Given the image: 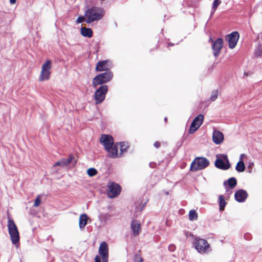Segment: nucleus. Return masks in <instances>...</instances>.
I'll list each match as a JSON object with an SVG mask.
<instances>
[{
  "label": "nucleus",
  "instance_id": "a211bd4d",
  "mask_svg": "<svg viewBox=\"0 0 262 262\" xmlns=\"http://www.w3.org/2000/svg\"><path fill=\"white\" fill-rule=\"evenodd\" d=\"M108 62V60H104L97 62L95 68L96 71L99 72L104 71H106V72L109 71V67H108L107 65Z\"/></svg>",
  "mask_w": 262,
  "mask_h": 262
},
{
  "label": "nucleus",
  "instance_id": "0eeeda50",
  "mask_svg": "<svg viewBox=\"0 0 262 262\" xmlns=\"http://www.w3.org/2000/svg\"><path fill=\"white\" fill-rule=\"evenodd\" d=\"M51 64V60H47L42 64L41 71L39 77V80L40 81L48 80L50 78Z\"/></svg>",
  "mask_w": 262,
  "mask_h": 262
},
{
  "label": "nucleus",
  "instance_id": "dca6fc26",
  "mask_svg": "<svg viewBox=\"0 0 262 262\" xmlns=\"http://www.w3.org/2000/svg\"><path fill=\"white\" fill-rule=\"evenodd\" d=\"M74 157L71 155L69 156L68 158H62L60 161L56 162L54 165L53 167L56 166L64 167L68 165L73 160Z\"/></svg>",
  "mask_w": 262,
  "mask_h": 262
},
{
  "label": "nucleus",
  "instance_id": "412c9836",
  "mask_svg": "<svg viewBox=\"0 0 262 262\" xmlns=\"http://www.w3.org/2000/svg\"><path fill=\"white\" fill-rule=\"evenodd\" d=\"M80 33L83 36L89 38L92 37L93 35L92 30L91 28L85 27H82L81 28Z\"/></svg>",
  "mask_w": 262,
  "mask_h": 262
},
{
  "label": "nucleus",
  "instance_id": "39448f33",
  "mask_svg": "<svg viewBox=\"0 0 262 262\" xmlns=\"http://www.w3.org/2000/svg\"><path fill=\"white\" fill-rule=\"evenodd\" d=\"M195 248L201 254L207 253L211 251V248L207 241L203 238H195Z\"/></svg>",
  "mask_w": 262,
  "mask_h": 262
},
{
  "label": "nucleus",
  "instance_id": "e433bc0d",
  "mask_svg": "<svg viewBox=\"0 0 262 262\" xmlns=\"http://www.w3.org/2000/svg\"><path fill=\"white\" fill-rule=\"evenodd\" d=\"M154 146L157 148H158L160 147L161 146V143L159 141H156L155 143H154Z\"/></svg>",
  "mask_w": 262,
  "mask_h": 262
},
{
  "label": "nucleus",
  "instance_id": "4be33fe9",
  "mask_svg": "<svg viewBox=\"0 0 262 262\" xmlns=\"http://www.w3.org/2000/svg\"><path fill=\"white\" fill-rule=\"evenodd\" d=\"M88 220V217L86 214H83L81 215L79 217V228L81 229H84V227L87 224Z\"/></svg>",
  "mask_w": 262,
  "mask_h": 262
},
{
  "label": "nucleus",
  "instance_id": "b1692460",
  "mask_svg": "<svg viewBox=\"0 0 262 262\" xmlns=\"http://www.w3.org/2000/svg\"><path fill=\"white\" fill-rule=\"evenodd\" d=\"M189 220L190 221L196 220L198 218V215L195 210H191L189 212L188 214Z\"/></svg>",
  "mask_w": 262,
  "mask_h": 262
},
{
  "label": "nucleus",
  "instance_id": "6e6552de",
  "mask_svg": "<svg viewBox=\"0 0 262 262\" xmlns=\"http://www.w3.org/2000/svg\"><path fill=\"white\" fill-rule=\"evenodd\" d=\"M107 195L110 198H114L119 195L121 191V187L118 184L110 182L107 184Z\"/></svg>",
  "mask_w": 262,
  "mask_h": 262
},
{
  "label": "nucleus",
  "instance_id": "5701e85b",
  "mask_svg": "<svg viewBox=\"0 0 262 262\" xmlns=\"http://www.w3.org/2000/svg\"><path fill=\"white\" fill-rule=\"evenodd\" d=\"M118 145L120 146V156L122 157L124 153L126 151L129 146L127 142H120L118 143Z\"/></svg>",
  "mask_w": 262,
  "mask_h": 262
},
{
  "label": "nucleus",
  "instance_id": "423d86ee",
  "mask_svg": "<svg viewBox=\"0 0 262 262\" xmlns=\"http://www.w3.org/2000/svg\"><path fill=\"white\" fill-rule=\"evenodd\" d=\"M107 92L108 86L107 85H102L96 90L94 95V98L96 104H100L104 101Z\"/></svg>",
  "mask_w": 262,
  "mask_h": 262
},
{
  "label": "nucleus",
  "instance_id": "1a4fd4ad",
  "mask_svg": "<svg viewBox=\"0 0 262 262\" xmlns=\"http://www.w3.org/2000/svg\"><path fill=\"white\" fill-rule=\"evenodd\" d=\"M214 164L215 167L223 170H227L230 167L227 156L225 155H222V159L217 158Z\"/></svg>",
  "mask_w": 262,
  "mask_h": 262
},
{
  "label": "nucleus",
  "instance_id": "f8f14e48",
  "mask_svg": "<svg viewBox=\"0 0 262 262\" xmlns=\"http://www.w3.org/2000/svg\"><path fill=\"white\" fill-rule=\"evenodd\" d=\"M98 252L102 257V262H108V246L105 242H103L100 244Z\"/></svg>",
  "mask_w": 262,
  "mask_h": 262
},
{
  "label": "nucleus",
  "instance_id": "2f4dec72",
  "mask_svg": "<svg viewBox=\"0 0 262 262\" xmlns=\"http://www.w3.org/2000/svg\"><path fill=\"white\" fill-rule=\"evenodd\" d=\"M221 3L220 0H214L213 3V5L212 9L213 10L214 12L216 10L219 5Z\"/></svg>",
  "mask_w": 262,
  "mask_h": 262
},
{
  "label": "nucleus",
  "instance_id": "72a5a7b5",
  "mask_svg": "<svg viewBox=\"0 0 262 262\" xmlns=\"http://www.w3.org/2000/svg\"><path fill=\"white\" fill-rule=\"evenodd\" d=\"M85 20V18L83 16H79L77 19V23H81Z\"/></svg>",
  "mask_w": 262,
  "mask_h": 262
},
{
  "label": "nucleus",
  "instance_id": "473e14b6",
  "mask_svg": "<svg viewBox=\"0 0 262 262\" xmlns=\"http://www.w3.org/2000/svg\"><path fill=\"white\" fill-rule=\"evenodd\" d=\"M40 203L41 200L40 196L38 195L34 201V206L36 207H38L40 205Z\"/></svg>",
  "mask_w": 262,
  "mask_h": 262
},
{
  "label": "nucleus",
  "instance_id": "c9c22d12",
  "mask_svg": "<svg viewBox=\"0 0 262 262\" xmlns=\"http://www.w3.org/2000/svg\"><path fill=\"white\" fill-rule=\"evenodd\" d=\"M244 238L247 240H250L251 239V235L249 233H246L244 234Z\"/></svg>",
  "mask_w": 262,
  "mask_h": 262
},
{
  "label": "nucleus",
  "instance_id": "7ed1b4c3",
  "mask_svg": "<svg viewBox=\"0 0 262 262\" xmlns=\"http://www.w3.org/2000/svg\"><path fill=\"white\" fill-rule=\"evenodd\" d=\"M209 163V161L206 158L197 157L192 162L190 170L196 171L203 169L208 167Z\"/></svg>",
  "mask_w": 262,
  "mask_h": 262
},
{
  "label": "nucleus",
  "instance_id": "a878e982",
  "mask_svg": "<svg viewBox=\"0 0 262 262\" xmlns=\"http://www.w3.org/2000/svg\"><path fill=\"white\" fill-rule=\"evenodd\" d=\"M254 56L255 58L260 57L262 55V47L260 45H259L255 50L253 53Z\"/></svg>",
  "mask_w": 262,
  "mask_h": 262
},
{
  "label": "nucleus",
  "instance_id": "f3484780",
  "mask_svg": "<svg viewBox=\"0 0 262 262\" xmlns=\"http://www.w3.org/2000/svg\"><path fill=\"white\" fill-rule=\"evenodd\" d=\"M248 196V194L245 190L240 189L237 191L234 194L235 200L238 202L245 201Z\"/></svg>",
  "mask_w": 262,
  "mask_h": 262
},
{
  "label": "nucleus",
  "instance_id": "c85d7f7f",
  "mask_svg": "<svg viewBox=\"0 0 262 262\" xmlns=\"http://www.w3.org/2000/svg\"><path fill=\"white\" fill-rule=\"evenodd\" d=\"M219 95V91L217 90H213L210 98V100L211 101H214L217 98Z\"/></svg>",
  "mask_w": 262,
  "mask_h": 262
},
{
  "label": "nucleus",
  "instance_id": "f03ea898",
  "mask_svg": "<svg viewBox=\"0 0 262 262\" xmlns=\"http://www.w3.org/2000/svg\"><path fill=\"white\" fill-rule=\"evenodd\" d=\"M113 74L110 71L100 74L93 79V85L96 88L98 85H104L111 80L113 78Z\"/></svg>",
  "mask_w": 262,
  "mask_h": 262
},
{
  "label": "nucleus",
  "instance_id": "ddd939ff",
  "mask_svg": "<svg viewBox=\"0 0 262 262\" xmlns=\"http://www.w3.org/2000/svg\"><path fill=\"white\" fill-rule=\"evenodd\" d=\"M210 40L212 43V49L213 51V55L215 57H217L219 56L221 50L223 48V40L221 38H217L215 41H213L211 38Z\"/></svg>",
  "mask_w": 262,
  "mask_h": 262
},
{
  "label": "nucleus",
  "instance_id": "2eb2a0df",
  "mask_svg": "<svg viewBox=\"0 0 262 262\" xmlns=\"http://www.w3.org/2000/svg\"><path fill=\"white\" fill-rule=\"evenodd\" d=\"M105 150L107 151L109 158L116 159L121 157L120 153L118 152V143H115Z\"/></svg>",
  "mask_w": 262,
  "mask_h": 262
},
{
  "label": "nucleus",
  "instance_id": "f704fd0d",
  "mask_svg": "<svg viewBox=\"0 0 262 262\" xmlns=\"http://www.w3.org/2000/svg\"><path fill=\"white\" fill-rule=\"evenodd\" d=\"M176 247L173 244H171L168 246V250L169 251L173 252L176 250Z\"/></svg>",
  "mask_w": 262,
  "mask_h": 262
},
{
  "label": "nucleus",
  "instance_id": "6ab92c4d",
  "mask_svg": "<svg viewBox=\"0 0 262 262\" xmlns=\"http://www.w3.org/2000/svg\"><path fill=\"white\" fill-rule=\"evenodd\" d=\"M212 139L215 144H219L223 142L224 135L222 132L215 130L213 133Z\"/></svg>",
  "mask_w": 262,
  "mask_h": 262
},
{
  "label": "nucleus",
  "instance_id": "4468645a",
  "mask_svg": "<svg viewBox=\"0 0 262 262\" xmlns=\"http://www.w3.org/2000/svg\"><path fill=\"white\" fill-rule=\"evenodd\" d=\"M239 33L236 32H233L226 37V39L228 41L229 47L233 49L236 46L239 39Z\"/></svg>",
  "mask_w": 262,
  "mask_h": 262
},
{
  "label": "nucleus",
  "instance_id": "aec40b11",
  "mask_svg": "<svg viewBox=\"0 0 262 262\" xmlns=\"http://www.w3.org/2000/svg\"><path fill=\"white\" fill-rule=\"evenodd\" d=\"M131 228L133 232V235L136 236L141 232V225L139 222L134 221L131 224Z\"/></svg>",
  "mask_w": 262,
  "mask_h": 262
},
{
  "label": "nucleus",
  "instance_id": "4c0bfd02",
  "mask_svg": "<svg viewBox=\"0 0 262 262\" xmlns=\"http://www.w3.org/2000/svg\"><path fill=\"white\" fill-rule=\"evenodd\" d=\"M95 262H101L100 256L96 255L95 257Z\"/></svg>",
  "mask_w": 262,
  "mask_h": 262
},
{
  "label": "nucleus",
  "instance_id": "cd10ccee",
  "mask_svg": "<svg viewBox=\"0 0 262 262\" xmlns=\"http://www.w3.org/2000/svg\"><path fill=\"white\" fill-rule=\"evenodd\" d=\"M227 182H228V184L229 185V186H230V187L231 189H233V188H234L235 186L237 184L236 179L234 177H231V178H229Z\"/></svg>",
  "mask_w": 262,
  "mask_h": 262
},
{
  "label": "nucleus",
  "instance_id": "58836bf2",
  "mask_svg": "<svg viewBox=\"0 0 262 262\" xmlns=\"http://www.w3.org/2000/svg\"><path fill=\"white\" fill-rule=\"evenodd\" d=\"M9 1L11 4H14L16 3V0H9Z\"/></svg>",
  "mask_w": 262,
  "mask_h": 262
},
{
  "label": "nucleus",
  "instance_id": "f257e3e1",
  "mask_svg": "<svg viewBox=\"0 0 262 262\" xmlns=\"http://www.w3.org/2000/svg\"><path fill=\"white\" fill-rule=\"evenodd\" d=\"M104 11L103 8L92 6L87 9L84 13V17L87 23H91L101 19L104 16Z\"/></svg>",
  "mask_w": 262,
  "mask_h": 262
},
{
  "label": "nucleus",
  "instance_id": "20e7f679",
  "mask_svg": "<svg viewBox=\"0 0 262 262\" xmlns=\"http://www.w3.org/2000/svg\"><path fill=\"white\" fill-rule=\"evenodd\" d=\"M8 229L12 244H16L19 241V235L17 226L12 219L8 222Z\"/></svg>",
  "mask_w": 262,
  "mask_h": 262
},
{
  "label": "nucleus",
  "instance_id": "c756f323",
  "mask_svg": "<svg viewBox=\"0 0 262 262\" xmlns=\"http://www.w3.org/2000/svg\"><path fill=\"white\" fill-rule=\"evenodd\" d=\"M87 173L90 177H93L97 173V171L94 168H90L88 169Z\"/></svg>",
  "mask_w": 262,
  "mask_h": 262
},
{
  "label": "nucleus",
  "instance_id": "9d476101",
  "mask_svg": "<svg viewBox=\"0 0 262 262\" xmlns=\"http://www.w3.org/2000/svg\"><path fill=\"white\" fill-rule=\"evenodd\" d=\"M99 142L104 146L105 150L108 149L115 144L113 137L108 134H102Z\"/></svg>",
  "mask_w": 262,
  "mask_h": 262
},
{
  "label": "nucleus",
  "instance_id": "393cba45",
  "mask_svg": "<svg viewBox=\"0 0 262 262\" xmlns=\"http://www.w3.org/2000/svg\"><path fill=\"white\" fill-rule=\"evenodd\" d=\"M235 169L238 172H243L245 169V165L242 161H239L236 164Z\"/></svg>",
  "mask_w": 262,
  "mask_h": 262
},
{
  "label": "nucleus",
  "instance_id": "9b49d317",
  "mask_svg": "<svg viewBox=\"0 0 262 262\" xmlns=\"http://www.w3.org/2000/svg\"><path fill=\"white\" fill-rule=\"evenodd\" d=\"M204 120V116L202 114L198 115L192 121L190 127L189 133H194L202 124Z\"/></svg>",
  "mask_w": 262,
  "mask_h": 262
},
{
  "label": "nucleus",
  "instance_id": "bb28decb",
  "mask_svg": "<svg viewBox=\"0 0 262 262\" xmlns=\"http://www.w3.org/2000/svg\"><path fill=\"white\" fill-rule=\"evenodd\" d=\"M226 202L225 201L224 196L221 195L219 196V205L220 210H224L226 206Z\"/></svg>",
  "mask_w": 262,
  "mask_h": 262
},
{
  "label": "nucleus",
  "instance_id": "ea45409f",
  "mask_svg": "<svg viewBox=\"0 0 262 262\" xmlns=\"http://www.w3.org/2000/svg\"><path fill=\"white\" fill-rule=\"evenodd\" d=\"M244 75H246V76H248V74H247V73H245V72L244 73Z\"/></svg>",
  "mask_w": 262,
  "mask_h": 262
},
{
  "label": "nucleus",
  "instance_id": "7c9ffc66",
  "mask_svg": "<svg viewBox=\"0 0 262 262\" xmlns=\"http://www.w3.org/2000/svg\"><path fill=\"white\" fill-rule=\"evenodd\" d=\"M134 261L135 262H143V259L141 257V254H136L134 256Z\"/></svg>",
  "mask_w": 262,
  "mask_h": 262
}]
</instances>
